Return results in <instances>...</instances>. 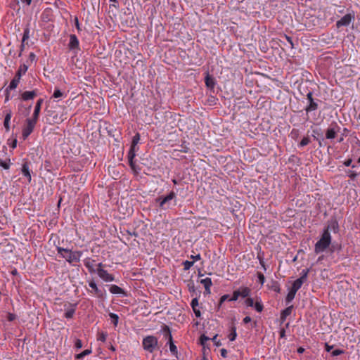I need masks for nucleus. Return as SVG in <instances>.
Wrapping results in <instances>:
<instances>
[{
  "label": "nucleus",
  "instance_id": "obj_10",
  "mask_svg": "<svg viewBox=\"0 0 360 360\" xmlns=\"http://www.w3.org/2000/svg\"><path fill=\"white\" fill-rule=\"evenodd\" d=\"M308 274L309 269H303L301 276L293 282L291 288L297 292L301 288L303 283L307 281Z\"/></svg>",
  "mask_w": 360,
  "mask_h": 360
},
{
  "label": "nucleus",
  "instance_id": "obj_24",
  "mask_svg": "<svg viewBox=\"0 0 360 360\" xmlns=\"http://www.w3.org/2000/svg\"><path fill=\"white\" fill-rule=\"evenodd\" d=\"M205 83L206 86L210 89H213L215 86L214 79L210 75H207V76L205 77Z\"/></svg>",
  "mask_w": 360,
  "mask_h": 360
},
{
  "label": "nucleus",
  "instance_id": "obj_58",
  "mask_svg": "<svg viewBox=\"0 0 360 360\" xmlns=\"http://www.w3.org/2000/svg\"><path fill=\"white\" fill-rule=\"evenodd\" d=\"M352 162V160L351 158H349L348 160H346L344 162V165L346 166V167H349V166L351 165Z\"/></svg>",
  "mask_w": 360,
  "mask_h": 360
},
{
  "label": "nucleus",
  "instance_id": "obj_41",
  "mask_svg": "<svg viewBox=\"0 0 360 360\" xmlns=\"http://www.w3.org/2000/svg\"><path fill=\"white\" fill-rule=\"evenodd\" d=\"M193 264H194V261L186 260L183 262L184 269L185 270H188L191 268V266L193 265Z\"/></svg>",
  "mask_w": 360,
  "mask_h": 360
},
{
  "label": "nucleus",
  "instance_id": "obj_22",
  "mask_svg": "<svg viewBox=\"0 0 360 360\" xmlns=\"http://www.w3.org/2000/svg\"><path fill=\"white\" fill-rule=\"evenodd\" d=\"M109 291L112 294L125 295L124 290L117 285H111Z\"/></svg>",
  "mask_w": 360,
  "mask_h": 360
},
{
  "label": "nucleus",
  "instance_id": "obj_4",
  "mask_svg": "<svg viewBox=\"0 0 360 360\" xmlns=\"http://www.w3.org/2000/svg\"><path fill=\"white\" fill-rule=\"evenodd\" d=\"M162 332L163 333L165 339L167 340L171 353L176 356L178 350L176 346L174 344L173 338L169 327L167 325H164L162 328Z\"/></svg>",
  "mask_w": 360,
  "mask_h": 360
},
{
  "label": "nucleus",
  "instance_id": "obj_14",
  "mask_svg": "<svg viewBox=\"0 0 360 360\" xmlns=\"http://www.w3.org/2000/svg\"><path fill=\"white\" fill-rule=\"evenodd\" d=\"M21 173L22 174L27 178L28 183H30L32 181V175H31V171L30 169V165L27 162H25L22 165L21 169Z\"/></svg>",
  "mask_w": 360,
  "mask_h": 360
},
{
  "label": "nucleus",
  "instance_id": "obj_30",
  "mask_svg": "<svg viewBox=\"0 0 360 360\" xmlns=\"http://www.w3.org/2000/svg\"><path fill=\"white\" fill-rule=\"evenodd\" d=\"M109 316L112 321V324L114 325L115 327H116L117 326L118 321H119L118 315L115 313H110Z\"/></svg>",
  "mask_w": 360,
  "mask_h": 360
},
{
  "label": "nucleus",
  "instance_id": "obj_5",
  "mask_svg": "<svg viewBox=\"0 0 360 360\" xmlns=\"http://www.w3.org/2000/svg\"><path fill=\"white\" fill-rule=\"evenodd\" d=\"M28 67L25 64L21 65L15 73V77L9 84V89H16L18 86L21 77L27 71Z\"/></svg>",
  "mask_w": 360,
  "mask_h": 360
},
{
  "label": "nucleus",
  "instance_id": "obj_26",
  "mask_svg": "<svg viewBox=\"0 0 360 360\" xmlns=\"http://www.w3.org/2000/svg\"><path fill=\"white\" fill-rule=\"evenodd\" d=\"M296 292L297 291L292 290V288L289 290V292L285 297L286 304H288L294 300Z\"/></svg>",
  "mask_w": 360,
  "mask_h": 360
},
{
  "label": "nucleus",
  "instance_id": "obj_7",
  "mask_svg": "<svg viewBox=\"0 0 360 360\" xmlns=\"http://www.w3.org/2000/svg\"><path fill=\"white\" fill-rule=\"evenodd\" d=\"M306 96L308 104L306 105L304 110L306 111V113L308 114L312 111L316 110L319 108V103L321 102V101L319 99L314 98L313 93L311 91H309Z\"/></svg>",
  "mask_w": 360,
  "mask_h": 360
},
{
  "label": "nucleus",
  "instance_id": "obj_23",
  "mask_svg": "<svg viewBox=\"0 0 360 360\" xmlns=\"http://www.w3.org/2000/svg\"><path fill=\"white\" fill-rule=\"evenodd\" d=\"M69 305H70V308L66 309L64 316L67 319H72L75 313V310H76L75 306L76 305H72L70 304Z\"/></svg>",
  "mask_w": 360,
  "mask_h": 360
},
{
  "label": "nucleus",
  "instance_id": "obj_47",
  "mask_svg": "<svg viewBox=\"0 0 360 360\" xmlns=\"http://www.w3.org/2000/svg\"><path fill=\"white\" fill-rule=\"evenodd\" d=\"M239 292L237 290L233 291V295L231 297H230V301H236L239 297Z\"/></svg>",
  "mask_w": 360,
  "mask_h": 360
},
{
  "label": "nucleus",
  "instance_id": "obj_2",
  "mask_svg": "<svg viewBox=\"0 0 360 360\" xmlns=\"http://www.w3.org/2000/svg\"><path fill=\"white\" fill-rule=\"evenodd\" d=\"M331 241L330 233L328 232V230H323L319 240L314 245V252L317 255L323 252L330 247Z\"/></svg>",
  "mask_w": 360,
  "mask_h": 360
},
{
  "label": "nucleus",
  "instance_id": "obj_53",
  "mask_svg": "<svg viewBox=\"0 0 360 360\" xmlns=\"http://www.w3.org/2000/svg\"><path fill=\"white\" fill-rule=\"evenodd\" d=\"M220 354L222 357L226 358L227 356V350L224 348L221 349Z\"/></svg>",
  "mask_w": 360,
  "mask_h": 360
},
{
  "label": "nucleus",
  "instance_id": "obj_15",
  "mask_svg": "<svg viewBox=\"0 0 360 360\" xmlns=\"http://www.w3.org/2000/svg\"><path fill=\"white\" fill-rule=\"evenodd\" d=\"M323 230H328V232L330 233V231L334 233H338L339 231V224L338 221L334 219H331L328 221V226L325 227Z\"/></svg>",
  "mask_w": 360,
  "mask_h": 360
},
{
  "label": "nucleus",
  "instance_id": "obj_54",
  "mask_svg": "<svg viewBox=\"0 0 360 360\" xmlns=\"http://www.w3.org/2000/svg\"><path fill=\"white\" fill-rule=\"evenodd\" d=\"M191 258H192L193 259V261H194V262H195V261L200 260L201 259V256H200V254H198V255H196L195 256L191 255Z\"/></svg>",
  "mask_w": 360,
  "mask_h": 360
},
{
  "label": "nucleus",
  "instance_id": "obj_1",
  "mask_svg": "<svg viewBox=\"0 0 360 360\" xmlns=\"http://www.w3.org/2000/svg\"><path fill=\"white\" fill-rule=\"evenodd\" d=\"M56 250L58 255L65 259L70 264L75 266L76 263L80 262L83 252L80 250H72L68 248H63L60 246H56Z\"/></svg>",
  "mask_w": 360,
  "mask_h": 360
},
{
  "label": "nucleus",
  "instance_id": "obj_19",
  "mask_svg": "<svg viewBox=\"0 0 360 360\" xmlns=\"http://www.w3.org/2000/svg\"><path fill=\"white\" fill-rule=\"evenodd\" d=\"M200 283L203 285L205 288V293L210 295L211 293V286L212 285V282L210 278H205L200 281Z\"/></svg>",
  "mask_w": 360,
  "mask_h": 360
},
{
  "label": "nucleus",
  "instance_id": "obj_37",
  "mask_svg": "<svg viewBox=\"0 0 360 360\" xmlns=\"http://www.w3.org/2000/svg\"><path fill=\"white\" fill-rule=\"evenodd\" d=\"M64 96V93L62 92L59 89H56L53 94L52 97L54 98H60Z\"/></svg>",
  "mask_w": 360,
  "mask_h": 360
},
{
  "label": "nucleus",
  "instance_id": "obj_34",
  "mask_svg": "<svg viewBox=\"0 0 360 360\" xmlns=\"http://www.w3.org/2000/svg\"><path fill=\"white\" fill-rule=\"evenodd\" d=\"M91 353V349H85L84 351H83L82 352L76 355L75 358L77 359H83L85 356L86 355H89Z\"/></svg>",
  "mask_w": 360,
  "mask_h": 360
},
{
  "label": "nucleus",
  "instance_id": "obj_31",
  "mask_svg": "<svg viewBox=\"0 0 360 360\" xmlns=\"http://www.w3.org/2000/svg\"><path fill=\"white\" fill-rule=\"evenodd\" d=\"M140 141V134L139 133H136L132 138L131 147L136 148V145Z\"/></svg>",
  "mask_w": 360,
  "mask_h": 360
},
{
  "label": "nucleus",
  "instance_id": "obj_64",
  "mask_svg": "<svg viewBox=\"0 0 360 360\" xmlns=\"http://www.w3.org/2000/svg\"><path fill=\"white\" fill-rule=\"evenodd\" d=\"M75 25L77 30H80L79 24L77 18H75Z\"/></svg>",
  "mask_w": 360,
  "mask_h": 360
},
{
  "label": "nucleus",
  "instance_id": "obj_60",
  "mask_svg": "<svg viewBox=\"0 0 360 360\" xmlns=\"http://www.w3.org/2000/svg\"><path fill=\"white\" fill-rule=\"evenodd\" d=\"M357 176V174L354 172H350V174H349V176L352 179H354Z\"/></svg>",
  "mask_w": 360,
  "mask_h": 360
},
{
  "label": "nucleus",
  "instance_id": "obj_56",
  "mask_svg": "<svg viewBox=\"0 0 360 360\" xmlns=\"http://www.w3.org/2000/svg\"><path fill=\"white\" fill-rule=\"evenodd\" d=\"M128 160H129V164L131 168L133 170H135V164L134 162V159H128Z\"/></svg>",
  "mask_w": 360,
  "mask_h": 360
},
{
  "label": "nucleus",
  "instance_id": "obj_50",
  "mask_svg": "<svg viewBox=\"0 0 360 360\" xmlns=\"http://www.w3.org/2000/svg\"><path fill=\"white\" fill-rule=\"evenodd\" d=\"M75 346L77 349H80L82 347V340L79 339H76L75 342Z\"/></svg>",
  "mask_w": 360,
  "mask_h": 360
},
{
  "label": "nucleus",
  "instance_id": "obj_36",
  "mask_svg": "<svg viewBox=\"0 0 360 360\" xmlns=\"http://www.w3.org/2000/svg\"><path fill=\"white\" fill-rule=\"evenodd\" d=\"M310 143V139L309 136H305L304 137L301 141L300 142V143L298 144V146L299 147H304L307 145H308L309 143Z\"/></svg>",
  "mask_w": 360,
  "mask_h": 360
},
{
  "label": "nucleus",
  "instance_id": "obj_48",
  "mask_svg": "<svg viewBox=\"0 0 360 360\" xmlns=\"http://www.w3.org/2000/svg\"><path fill=\"white\" fill-rule=\"evenodd\" d=\"M257 258H258V259L259 261V264L262 266V267L263 268L264 271H266V267L265 262L264 261L263 257H261L260 255H258Z\"/></svg>",
  "mask_w": 360,
  "mask_h": 360
},
{
  "label": "nucleus",
  "instance_id": "obj_6",
  "mask_svg": "<svg viewBox=\"0 0 360 360\" xmlns=\"http://www.w3.org/2000/svg\"><path fill=\"white\" fill-rule=\"evenodd\" d=\"M37 122V120L33 118H28L26 120L25 124L22 130V136L24 140H26L32 133Z\"/></svg>",
  "mask_w": 360,
  "mask_h": 360
},
{
  "label": "nucleus",
  "instance_id": "obj_3",
  "mask_svg": "<svg viewBox=\"0 0 360 360\" xmlns=\"http://www.w3.org/2000/svg\"><path fill=\"white\" fill-rule=\"evenodd\" d=\"M143 349L149 353H153L160 348L158 340L154 335H147L142 340Z\"/></svg>",
  "mask_w": 360,
  "mask_h": 360
},
{
  "label": "nucleus",
  "instance_id": "obj_40",
  "mask_svg": "<svg viewBox=\"0 0 360 360\" xmlns=\"http://www.w3.org/2000/svg\"><path fill=\"white\" fill-rule=\"evenodd\" d=\"M137 148L130 147V149L127 154L128 159H134L136 156V150Z\"/></svg>",
  "mask_w": 360,
  "mask_h": 360
},
{
  "label": "nucleus",
  "instance_id": "obj_51",
  "mask_svg": "<svg viewBox=\"0 0 360 360\" xmlns=\"http://www.w3.org/2000/svg\"><path fill=\"white\" fill-rule=\"evenodd\" d=\"M298 135H299L298 130H297V129H292V130L291 131L290 136H291V137H292V139H296V138H297Z\"/></svg>",
  "mask_w": 360,
  "mask_h": 360
},
{
  "label": "nucleus",
  "instance_id": "obj_25",
  "mask_svg": "<svg viewBox=\"0 0 360 360\" xmlns=\"http://www.w3.org/2000/svg\"><path fill=\"white\" fill-rule=\"evenodd\" d=\"M238 291L239 292V296L243 298L248 297L250 294L251 290L248 287L240 288Z\"/></svg>",
  "mask_w": 360,
  "mask_h": 360
},
{
  "label": "nucleus",
  "instance_id": "obj_21",
  "mask_svg": "<svg viewBox=\"0 0 360 360\" xmlns=\"http://www.w3.org/2000/svg\"><path fill=\"white\" fill-rule=\"evenodd\" d=\"M191 306L193 310V312L196 317H200L201 316L200 311L197 308L198 306V298H193L191 300Z\"/></svg>",
  "mask_w": 360,
  "mask_h": 360
},
{
  "label": "nucleus",
  "instance_id": "obj_39",
  "mask_svg": "<svg viewBox=\"0 0 360 360\" xmlns=\"http://www.w3.org/2000/svg\"><path fill=\"white\" fill-rule=\"evenodd\" d=\"M30 37V29L28 27L25 28L23 32L22 41L24 44Z\"/></svg>",
  "mask_w": 360,
  "mask_h": 360
},
{
  "label": "nucleus",
  "instance_id": "obj_46",
  "mask_svg": "<svg viewBox=\"0 0 360 360\" xmlns=\"http://www.w3.org/2000/svg\"><path fill=\"white\" fill-rule=\"evenodd\" d=\"M257 277H258L259 282L261 283V285H263L265 281V277H264V274L261 272H257Z\"/></svg>",
  "mask_w": 360,
  "mask_h": 360
},
{
  "label": "nucleus",
  "instance_id": "obj_20",
  "mask_svg": "<svg viewBox=\"0 0 360 360\" xmlns=\"http://www.w3.org/2000/svg\"><path fill=\"white\" fill-rule=\"evenodd\" d=\"M79 46V40L75 34L70 36L69 48L70 49H78Z\"/></svg>",
  "mask_w": 360,
  "mask_h": 360
},
{
  "label": "nucleus",
  "instance_id": "obj_61",
  "mask_svg": "<svg viewBox=\"0 0 360 360\" xmlns=\"http://www.w3.org/2000/svg\"><path fill=\"white\" fill-rule=\"evenodd\" d=\"M22 4H25L27 6H30L32 4V0H20Z\"/></svg>",
  "mask_w": 360,
  "mask_h": 360
},
{
  "label": "nucleus",
  "instance_id": "obj_11",
  "mask_svg": "<svg viewBox=\"0 0 360 360\" xmlns=\"http://www.w3.org/2000/svg\"><path fill=\"white\" fill-rule=\"evenodd\" d=\"M89 285L91 288V290L89 291V293L96 296L98 298H103L105 295V290H101L98 288L96 283L94 280L89 282Z\"/></svg>",
  "mask_w": 360,
  "mask_h": 360
},
{
  "label": "nucleus",
  "instance_id": "obj_57",
  "mask_svg": "<svg viewBox=\"0 0 360 360\" xmlns=\"http://www.w3.org/2000/svg\"><path fill=\"white\" fill-rule=\"evenodd\" d=\"M279 335L281 338H285V328H281L279 331Z\"/></svg>",
  "mask_w": 360,
  "mask_h": 360
},
{
  "label": "nucleus",
  "instance_id": "obj_43",
  "mask_svg": "<svg viewBox=\"0 0 360 360\" xmlns=\"http://www.w3.org/2000/svg\"><path fill=\"white\" fill-rule=\"evenodd\" d=\"M230 297L229 295H224L220 297L219 302V307H221L222 304L227 300H229Z\"/></svg>",
  "mask_w": 360,
  "mask_h": 360
},
{
  "label": "nucleus",
  "instance_id": "obj_29",
  "mask_svg": "<svg viewBox=\"0 0 360 360\" xmlns=\"http://www.w3.org/2000/svg\"><path fill=\"white\" fill-rule=\"evenodd\" d=\"M254 307L257 311H258V312L262 311V310L264 309V306H263V304H262L260 298H257L256 302L254 304Z\"/></svg>",
  "mask_w": 360,
  "mask_h": 360
},
{
  "label": "nucleus",
  "instance_id": "obj_62",
  "mask_svg": "<svg viewBox=\"0 0 360 360\" xmlns=\"http://www.w3.org/2000/svg\"><path fill=\"white\" fill-rule=\"evenodd\" d=\"M104 264L103 263H98L97 264V269H96V271L98 273V270L101 269H103Z\"/></svg>",
  "mask_w": 360,
  "mask_h": 360
},
{
  "label": "nucleus",
  "instance_id": "obj_32",
  "mask_svg": "<svg viewBox=\"0 0 360 360\" xmlns=\"http://www.w3.org/2000/svg\"><path fill=\"white\" fill-rule=\"evenodd\" d=\"M237 337L236 328V327H232L231 330V333L229 335L228 338L230 341H234Z\"/></svg>",
  "mask_w": 360,
  "mask_h": 360
},
{
  "label": "nucleus",
  "instance_id": "obj_52",
  "mask_svg": "<svg viewBox=\"0 0 360 360\" xmlns=\"http://www.w3.org/2000/svg\"><path fill=\"white\" fill-rule=\"evenodd\" d=\"M212 340L217 346H220L221 345V342L217 340V335H214Z\"/></svg>",
  "mask_w": 360,
  "mask_h": 360
},
{
  "label": "nucleus",
  "instance_id": "obj_27",
  "mask_svg": "<svg viewBox=\"0 0 360 360\" xmlns=\"http://www.w3.org/2000/svg\"><path fill=\"white\" fill-rule=\"evenodd\" d=\"M292 306H289L287 308H285L283 311H282L281 314V319H282V321H284L287 316L290 315V314L292 313Z\"/></svg>",
  "mask_w": 360,
  "mask_h": 360
},
{
  "label": "nucleus",
  "instance_id": "obj_42",
  "mask_svg": "<svg viewBox=\"0 0 360 360\" xmlns=\"http://www.w3.org/2000/svg\"><path fill=\"white\" fill-rule=\"evenodd\" d=\"M210 340L208 337H207L205 335H202L200 338V344L205 347L206 345V342Z\"/></svg>",
  "mask_w": 360,
  "mask_h": 360
},
{
  "label": "nucleus",
  "instance_id": "obj_13",
  "mask_svg": "<svg viewBox=\"0 0 360 360\" xmlns=\"http://www.w3.org/2000/svg\"><path fill=\"white\" fill-rule=\"evenodd\" d=\"M352 18H354V15L350 13L346 14L340 20L337 21V27L339 28L342 26H348L351 23Z\"/></svg>",
  "mask_w": 360,
  "mask_h": 360
},
{
  "label": "nucleus",
  "instance_id": "obj_45",
  "mask_svg": "<svg viewBox=\"0 0 360 360\" xmlns=\"http://www.w3.org/2000/svg\"><path fill=\"white\" fill-rule=\"evenodd\" d=\"M245 304L248 306V307H254V300L251 297H248L245 301Z\"/></svg>",
  "mask_w": 360,
  "mask_h": 360
},
{
  "label": "nucleus",
  "instance_id": "obj_59",
  "mask_svg": "<svg viewBox=\"0 0 360 360\" xmlns=\"http://www.w3.org/2000/svg\"><path fill=\"white\" fill-rule=\"evenodd\" d=\"M251 321H252L251 317H250V316H245V317L243 319V323H244L245 324L250 323Z\"/></svg>",
  "mask_w": 360,
  "mask_h": 360
},
{
  "label": "nucleus",
  "instance_id": "obj_18",
  "mask_svg": "<svg viewBox=\"0 0 360 360\" xmlns=\"http://www.w3.org/2000/svg\"><path fill=\"white\" fill-rule=\"evenodd\" d=\"M43 102H44L43 98H39L37 100L35 107H34V110L32 118L38 120L40 110H41V107Z\"/></svg>",
  "mask_w": 360,
  "mask_h": 360
},
{
  "label": "nucleus",
  "instance_id": "obj_63",
  "mask_svg": "<svg viewBox=\"0 0 360 360\" xmlns=\"http://www.w3.org/2000/svg\"><path fill=\"white\" fill-rule=\"evenodd\" d=\"M288 41L290 44L291 46L293 47L292 40L290 37L286 36Z\"/></svg>",
  "mask_w": 360,
  "mask_h": 360
},
{
  "label": "nucleus",
  "instance_id": "obj_55",
  "mask_svg": "<svg viewBox=\"0 0 360 360\" xmlns=\"http://www.w3.org/2000/svg\"><path fill=\"white\" fill-rule=\"evenodd\" d=\"M7 319L9 321H12L15 319V315L14 314L9 313Z\"/></svg>",
  "mask_w": 360,
  "mask_h": 360
},
{
  "label": "nucleus",
  "instance_id": "obj_8",
  "mask_svg": "<svg viewBox=\"0 0 360 360\" xmlns=\"http://www.w3.org/2000/svg\"><path fill=\"white\" fill-rule=\"evenodd\" d=\"M340 127L336 122H333L326 131L327 139H334L340 131Z\"/></svg>",
  "mask_w": 360,
  "mask_h": 360
},
{
  "label": "nucleus",
  "instance_id": "obj_33",
  "mask_svg": "<svg viewBox=\"0 0 360 360\" xmlns=\"http://www.w3.org/2000/svg\"><path fill=\"white\" fill-rule=\"evenodd\" d=\"M0 166L4 169H8L11 166V160L8 159L6 160H0Z\"/></svg>",
  "mask_w": 360,
  "mask_h": 360
},
{
  "label": "nucleus",
  "instance_id": "obj_16",
  "mask_svg": "<svg viewBox=\"0 0 360 360\" xmlns=\"http://www.w3.org/2000/svg\"><path fill=\"white\" fill-rule=\"evenodd\" d=\"M37 96V90L26 91L21 94V99L24 101L34 99Z\"/></svg>",
  "mask_w": 360,
  "mask_h": 360
},
{
  "label": "nucleus",
  "instance_id": "obj_9",
  "mask_svg": "<svg viewBox=\"0 0 360 360\" xmlns=\"http://www.w3.org/2000/svg\"><path fill=\"white\" fill-rule=\"evenodd\" d=\"M176 193L174 191H171L167 195L162 197L160 196L156 199V201L159 202L160 208L162 210H167L169 208V206L167 204L172 200V199L176 198Z\"/></svg>",
  "mask_w": 360,
  "mask_h": 360
},
{
  "label": "nucleus",
  "instance_id": "obj_44",
  "mask_svg": "<svg viewBox=\"0 0 360 360\" xmlns=\"http://www.w3.org/2000/svg\"><path fill=\"white\" fill-rule=\"evenodd\" d=\"M107 333H101L99 335H98V337L97 338V340L98 341H101V342H105L106 340V338H107Z\"/></svg>",
  "mask_w": 360,
  "mask_h": 360
},
{
  "label": "nucleus",
  "instance_id": "obj_38",
  "mask_svg": "<svg viewBox=\"0 0 360 360\" xmlns=\"http://www.w3.org/2000/svg\"><path fill=\"white\" fill-rule=\"evenodd\" d=\"M270 288L276 292H280L281 291L280 285L277 281H273Z\"/></svg>",
  "mask_w": 360,
  "mask_h": 360
},
{
  "label": "nucleus",
  "instance_id": "obj_17",
  "mask_svg": "<svg viewBox=\"0 0 360 360\" xmlns=\"http://www.w3.org/2000/svg\"><path fill=\"white\" fill-rule=\"evenodd\" d=\"M83 262L84 265L86 266L90 274H94L96 272V269L94 268L95 260L90 257H86L83 260Z\"/></svg>",
  "mask_w": 360,
  "mask_h": 360
},
{
  "label": "nucleus",
  "instance_id": "obj_12",
  "mask_svg": "<svg viewBox=\"0 0 360 360\" xmlns=\"http://www.w3.org/2000/svg\"><path fill=\"white\" fill-rule=\"evenodd\" d=\"M98 276L104 282H112L115 281V276L112 274L108 273V271L105 270L104 269L98 270Z\"/></svg>",
  "mask_w": 360,
  "mask_h": 360
},
{
  "label": "nucleus",
  "instance_id": "obj_35",
  "mask_svg": "<svg viewBox=\"0 0 360 360\" xmlns=\"http://www.w3.org/2000/svg\"><path fill=\"white\" fill-rule=\"evenodd\" d=\"M14 89H9V85L6 88L4 93H5V100L4 102L7 103L11 99L10 92L11 90H13Z\"/></svg>",
  "mask_w": 360,
  "mask_h": 360
},
{
  "label": "nucleus",
  "instance_id": "obj_28",
  "mask_svg": "<svg viewBox=\"0 0 360 360\" xmlns=\"http://www.w3.org/2000/svg\"><path fill=\"white\" fill-rule=\"evenodd\" d=\"M11 118V112H9L8 113H7L6 115L5 118H4V126L6 131H9V129H10Z\"/></svg>",
  "mask_w": 360,
  "mask_h": 360
},
{
  "label": "nucleus",
  "instance_id": "obj_49",
  "mask_svg": "<svg viewBox=\"0 0 360 360\" xmlns=\"http://www.w3.org/2000/svg\"><path fill=\"white\" fill-rule=\"evenodd\" d=\"M344 352L343 350H341V349H335L332 352L331 354L332 356H338V355H340L342 354H343Z\"/></svg>",
  "mask_w": 360,
  "mask_h": 360
}]
</instances>
